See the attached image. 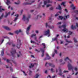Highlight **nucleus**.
Here are the masks:
<instances>
[{
  "mask_svg": "<svg viewBox=\"0 0 78 78\" xmlns=\"http://www.w3.org/2000/svg\"><path fill=\"white\" fill-rule=\"evenodd\" d=\"M59 28H61L63 27L64 29H62V31L65 33H67L68 32V30L66 28V25H63L62 26H60L58 27Z\"/></svg>",
  "mask_w": 78,
  "mask_h": 78,
  "instance_id": "f257e3e1",
  "label": "nucleus"
},
{
  "mask_svg": "<svg viewBox=\"0 0 78 78\" xmlns=\"http://www.w3.org/2000/svg\"><path fill=\"white\" fill-rule=\"evenodd\" d=\"M17 41L16 47H17V48L19 49L20 47V45H21V44L20 43L21 41L19 39H17Z\"/></svg>",
  "mask_w": 78,
  "mask_h": 78,
  "instance_id": "f03ea898",
  "label": "nucleus"
},
{
  "mask_svg": "<svg viewBox=\"0 0 78 78\" xmlns=\"http://www.w3.org/2000/svg\"><path fill=\"white\" fill-rule=\"evenodd\" d=\"M44 35L45 36H47L48 35V37L50 36V31L49 29H48L47 31H45L44 32Z\"/></svg>",
  "mask_w": 78,
  "mask_h": 78,
  "instance_id": "7ed1b4c3",
  "label": "nucleus"
},
{
  "mask_svg": "<svg viewBox=\"0 0 78 78\" xmlns=\"http://www.w3.org/2000/svg\"><path fill=\"white\" fill-rule=\"evenodd\" d=\"M68 70H73V66L69 62H68Z\"/></svg>",
  "mask_w": 78,
  "mask_h": 78,
  "instance_id": "20e7f679",
  "label": "nucleus"
},
{
  "mask_svg": "<svg viewBox=\"0 0 78 78\" xmlns=\"http://www.w3.org/2000/svg\"><path fill=\"white\" fill-rule=\"evenodd\" d=\"M47 64H48L49 66H51L52 67H55V66L54 65H53V64L48 62L46 63V64H45V66H47Z\"/></svg>",
  "mask_w": 78,
  "mask_h": 78,
  "instance_id": "39448f33",
  "label": "nucleus"
},
{
  "mask_svg": "<svg viewBox=\"0 0 78 78\" xmlns=\"http://www.w3.org/2000/svg\"><path fill=\"white\" fill-rule=\"evenodd\" d=\"M16 50L12 48V51H11V53L12 54V55L13 57H14L13 55L16 53Z\"/></svg>",
  "mask_w": 78,
  "mask_h": 78,
  "instance_id": "423d86ee",
  "label": "nucleus"
},
{
  "mask_svg": "<svg viewBox=\"0 0 78 78\" xmlns=\"http://www.w3.org/2000/svg\"><path fill=\"white\" fill-rule=\"evenodd\" d=\"M59 75L60 76H62L63 77V78H64L65 77V76H64V75L63 74V73H62V69H60L59 70Z\"/></svg>",
  "mask_w": 78,
  "mask_h": 78,
  "instance_id": "0eeeda50",
  "label": "nucleus"
},
{
  "mask_svg": "<svg viewBox=\"0 0 78 78\" xmlns=\"http://www.w3.org/2000/svg\"><path fill=\"white\" fill-rule=\"evenodd\" d=\"M40 51L42 52V57H43L44 56V48H41Z\"/></svg>",
  "mask_w": 78,
  "mask_h": 78,
  "instance_id": "6e6552de",
  "label": "nucleus"
},
{
  "mask_svg": "<svg viewBox=\"0 0 78 78\" xmlns=\"http://www.w3.org/2000/svg\"><path fill=\"white\" fill-rule=\"evenodd\" d=\"M34 2V0L32 1L31 3H28V2L24 3H23V5H31Z\"/></svg>",
  "mask_w": 78,
  "mask_h": 78,
  "instance_id": "1a4fd4ad",
  "label": "nucleus"
},
{
  "mask_svg": "<svg viewBox=\"0 0 78 78\" xmlns=\"http://www.w3.org/2000/svg\"><path fill=\"white\" fill-rule=\"evenodd\" d=\"M67 60H68L69 61H70V63H72V60L70 59H69V57H67L65 58L64 60L65 61H67Z\"/></svg>",
  "mask_w": 78,
  "mask_h": 78,
  "instance_id": "9d476101",
  "label": "nucleus"
},
{
  "mask_svg": "<svg viewBox=\"0 0 78 78\" xmlns=\"http://www.w3.org/2000/svg\"><path fill=\"white\" fill-rule=\"evenodd\" d=\"M46 56L47 57H48L49 58H45L44 60H47V59H51V57L49 56V55H48V54H46Z\"/></svg>",
  "mask_w": 78,
  "mask_h": 78,
  "instance_id": "9b49d317",
  "label": "nucleus"
},
{
  "mask_svg": "<svg viewBox=\"0 0 78 78\" xmlns=\"http://www.w3.org/2000/svg\"><path fill=\"white\" fill-rule=\"evenodd\" d=\"M31 17V15H29L27 18H26V20H27V22H29V19H30V18Z\"/></svg>",
  "mask_w": 78,
  "mask_h": 78,
  "instance_id": "f8f14e48",
  "label": "nucleus"
},
{
  "mask_svg": "<svg viewBox=\"0 0 78 78\" xmlns=\"http://www.w3.org/2000/svg\"><path fill=\"white\" fill-rule=\"evenodd\" d=\"M4 29H5V30H8L9 31V30H11V29H10V28H9V27L7 26L4 27Z\"/></svg>",
  "mask_w": 78,
  "mask_h": 78,
  "instance_id": "ddd939ff",
  "label": "nucleus"
},
{
  "mask_svg": "<svg viewBox=\"0 0 78 78\" xmlns=\"http://www.w3.org/2000/svg\"><path fill=\"white\" fill-rule=\"evenodd\" d=\"M15 16H16V18L14 20H13L14 22H16V21L18 19V17H19V15L17 14L15 15Z\"/></svg>",
  "mask_w": 78,
  "mask_h": 78,
  "instance_id": "4468645a",
  "label": "nucleus"
},
{
  "mask_svg": "<svg viewBox=\"0 0 78 78\" xmlns=\"http://www.w3.org/2000/svg\"><path fill=\"white\" fill-rule=\"evenodd\" d=\"M57 39H58V38L56 37L55 38H52V41H56L57 44H58V40H57Z\"/></svg>",
  "mask_w": 78,
  "mask_h": 78,
  "instance_id": "2eb2a0df",
  "label": "nucleus"
},
{
  "mask_svg": "<svg viewBox=\"0 0 78 78\" xmlns=\"http://www.w3.org/2000/svg\"><path fill=\"white\" fill-rule=\"evenodd\" d=\"M59 18L61 20H62V19H63L64 20H66L65 18L63 17L62 16H59Z\"/></svg>",
  "mask_w": 78,
  "mask_h": 78,
  "instance_id": "dca6fc26",
  "label": "nucleus"
},
{
  "mask_svg": "<svg viewBox=\"0 0 78 78\" xmlns=\"http://www.w3.org/2000/svg\"><path fill=\"white\" fill-rule=\"evenodd\" d=\"M7 2H6V3L8 6L9 5V4H11V2L9 0H7Z\"/></svg>",
  "mask_w": 78,
  "mask_h": 78,
  "instance_id": "f3484780",
  "label": "nucleus"
},
{
  "mask_svg": "<svg viewBox=\"0 0 78 78\" xmlns=\"http://www.w3.org/2000/svg\"><path fill=\"white\" fill-rule=\"evenodd\" d=\"M4 50H5V49L3 48L2 49V51H1L2 56H3V55H4Z\"/></svg>",
  "mask_w": 78,
  "mask_h": 78,
  "instance_id": "a211bd4d",
  "label": "nucleus"
},
{
  "mask_svg": "<svg viewBox=\"0 0 78 78\" xmlns=\"http://www.w3.org/2000/svg\"><path fill=\"white\" fill-rule=\"evenodd\" d=\"M9 14H10V12H9L8 13H6V15L4 16V17L6 18V17H8V16L9 15Z\"/></svg>",
  "mask_w": 78,
  "mask_h": 78,
  "instance_id": "6ab92c4d",
  "label": "nucleus"
},
{
  "mask_svg": "<svg viewBox=\"0 0 78 78\" xmlns=\"http://www.w3.org/2000/svg\"><path fill=\"white\" fill-rule=\"evenodd\" d=\"M31 27V25H30L29 26L27 27V31H29L30 30V27Z\"/></svg>",
  "mask_w": 78,
  "mask_h": 78,
  "instance_id": "aec40b11",
  "label": "nucleus"
},
{
  "mask_svg": "<svg viewBox=\"0 0 78 78\" xmlns=\"http://www.w3.org/2000/svg\"><path fill=\"white\" fill-rule=\"evenodd\" d=\"M71 28L72 30H74V29H76V26H74L73 27V26L72 25L71 27Z\"/></svg>",
  "mask_w": 78,
  "mask_h": 78,
  "instance_id": "412c9836",
  "label": "nucleus"
},
{
  "mask_svg": "<svg viewBox=\"0 0 78 78\" xmlns=\"http://www.w3.org/2000/svg\"><path fill=\"white\" fill-rule=\"evenodd\" d=\"M19 54H17V57L18 58H19V56H22V54H21V52H20V51H19Z\"/></svg>",
  "mask_w": 78,
  "mask_h": 78,
  "instance_id": "4be33fe9",
  "label": "nucleus"
},
{
  "mask_svg": "<svg viewBox=\"0 0 78 78\" xmlns=\"http://www.w3.org/2000/svg\"><path fill=\"white\" fill-rule=\"evenodd\" d=\"M56 9H59V10H61V6L59 4L58 5V8H56Z\"/></svg>",
  "mask_w": 78,
  "mask_h": 78,
  "instance_id": "5701e85b",
  "label": "nucleus"
},
{
  "mask_svg": "<svg viewBox=\"0 0 78 78\" xmlns=\"http://www.w3.org/2000/svg\"><path fill=\"white\" fill-rule=\"evenodd\" d=\"M2 11H5V9H2V6H0V12H2Z\"/></svg>",
  "mask_w": 78,
  "mask_h": 78,
  "instance_id": "b1692460",
  "label": "nucleus"
},
{
  "mask_svg": "<svg viewBox=\"0 0 78 78\" xmlns=\"http://www.w3.org/2000/svg\"><path fill=\"white\" fill-rule=\"evenodd\" d=\"M11 61H12L13 62V63H14V64H15V66H16V62H15V61H14V59H12V60H11Z\"/></svg>",
  "mask_w": 78,
  "mask_h": 78,
  "instance_id": "393cba45",
  "label": "nucleus"
},
{
  "mask_svg": "<svg viewBox=\"0 0 78 78\" xmlns=\"http://www.w3.org/2000/svg\"><path fill=\"white\" fill-rule=\"evenodd\" d=\"M48 28H50V29H52L53 28H54V27H53V26H50V25H48Z\"/></svg>",
  "mask_w": 78,
  "mask_h": 78,
  "instance_id": "a878e982",
  "label": "nucleus"
},
{
  "mask_svg": "<svg viewBox=\"0 0 78 78\" xmlns=\"http://www.w3.org/2000/svg\"><path fill=\"white\" fill-rule=\"evenodd\" d=\"M41 44L44 46V48H45V44L44 43H42Z\"/></svg>",
  "mask_w": 78,
  "mask_h": 78,
  "instance_id": "bb28decb",
  "label": "nucleus"
},
{
  "mask_svg": "<svg viewBox=\"0 0 78 78\" xmlns=\"http://www.w3.org/2000/svg\"><path fill=\"white\" fill-rule=\"evenodd\" d=\"M74 12L76 14H78V10H75Z\"/></svg>",
  "mask_w": 78,
  "mask_h": 78,
  "instance_id": "cd10ccee",
  "label": "nucleus"
},
{
  "mask_svg": "<svg viewBox=\"0 0 78 78\" xmlns=\"http://www.w3.org/2000/svg\"><path fill=\"white\" fill-rule=\"evenodd\" d=\"M61 5H63V6H66V5H65V2H62L61 4Z\"/></svg>",
  "mask_w": 78,
  "mask_h": 78,
  "instance_id": "c85d7f7f",
  "label": "nucleus"
},
{
  "mask_svg": "<svg viewBox=\"0 0 78 78\" xmlns=\"http://www.w3.org/2000/svg\"><path fill=\"white\" fill-rule=\"evenodd\" d=\"M22 19L24 21H25V15L23 16V18Z\"/></svg>",
  "mask_w": 78,
  "mask_h": 78,
  "instance_id": "c756f323",
  "label": "nucleus"
},
{
  "mask_svg": "<svg viewBox=\"0 0 78 78\" xmlns=\"http://www.w3.org/2000/svg\"><path fill=\"white\" fill-rule=\"evenodd\" d=\"M29 71L30 72V73H29V75H30V76H31V74L32 73V71H31L30 70H29Z\"/></svg>",
  "mask_w": 78,
  "mask_h": 78,
  "instance_id": "7c9ffc66",
  "label": "nucleus"
},
{
  "mask_svg": "<svg viewBox=\"0 0 78 78\" xmlns=\"http://www.w3.org/2000/svg\"><path fill=\"white\" fill-rule=\"evenodd\" d=\"M36 36V34H33L31 35L30 37H34V36Z\"/></svg>",
  "mask_w": 78,
  "mask_h": 78,
  "instance_id": "2f4dec72",
  "label": "nucleus"
},
{
  "mask_svg": "<svg viewBox=\"0 0 78 78\" xmlns=\"http://www.w3.org/2000/svg\"><path fill=\"white\" fill-rule=\"evenodd\" d=\"M69 15H68L65 16L66 19H67V18H69Z\"/></svg>",
  "mask_w": 78,
  "mask_h": 78,
  "instance_id": "473e14b6",
  "label": "nucleus"
},
{
  "mask_svg": "<svg viewBox=\"0 0 78 78\" xmlns=\"http://www.w3.org/2000/svg\"><path fill=\"white\" fill-rule=\"evenodd\" d=\"M39 76V75L38 74H36V76H35V78H38Z\"/></svg>",
  "mask_w": 78,
  "mask_h": 78,
  "instance_id": "72a5a7b5",
  "label": "nucleus"
},
{
  "mask_svg": "<svg viewBox=\"0 0 78 78\" xmlns=\"http://www.w3.org/2000/svg\"><path fill=\"white\" fill-rule=\"evenodd\" d=\"M50 10L51 11H53V9H54V8L53 7H51L49 8Z\"/></svg>",
  "mask_w": 78,
  "mask_h": 78,
  "instance_id": "f704fd0d",
  "label": "nucleus"
},
{
  "mask_svg": "<svg viewBox=\"0 0 78 78\" xmlns=\"http://www.w3.org/2000/svg\"><path fill=\"white\" fill-rule=\"evenodd\" d=\"M11 44V42H8L7 43H6V45H10Z\"/></svg>",
  "mask_w": 78,
  "mask_h": 78,
  "instance_id": "c9c22d12",
  "label": "nucleus"
},
{
  "mask_svg": "<svg viewBox=\"0 0 78 78\" xmlns=\"http://www.w3.org/2000/svg\"><path fill=\"white\" fill-rule=\"evenodd\" d=\"M3 15H4L3 13H2L1 16L0 17V20L2 19V18H3Z\"/></svg>",
  "mask_w": 78,
  "mask_h": 78,
  "instance_id": "e433bc0d",
  "label": "nucleus"
},
{
  "mask_svg": "<svg viewBox=\"0 0 78 78\" xmlns=\"http://www.w3.org/2000/svg\"><path fill=\"white\" fill-rule=\"evenodd\" d=\"M15 33L16 34H19V30H16V31L15 32Z\"/></svg>",
  "mask_w": 78,
  "mask_h": 78,
  "instance_id": "4c0bfd02",
  "label": "nucleus"
},
{
  "mask_svg": "<svg viewBox=\"0 0 78 78\" xmlns=\"http://www.w3.org/2000/svg\"><path fill=\"white\" fill-rule=\"evenodd\" d=\"M48 3V2L46 1H44V4L45 5H47V4Z\"/></svg>",
  "mask_w": 78,
  "mask_h": 78,
  "instance_id": "58836bf2",
  "label": "nucleus"
},
{
  "mask_svg": "<svg viewBox=\"0 0 78 78\" xmlns=\"http://www.w3.org/2000/svg\"><path fill=\"white\" fill-rule=\"evenodd\" d=\"M51 72H55V70L53 69V68H51Z\"/></svg>",
  "mask_w": 78,
  "mask_h": 78,
  "instance_id": "ea45409f",
  "label": "nucleus"
},
{
  "mask_svg": "<svg viewBox=\"0 0 78 78\" xmlns=\"http://www.w3.org/2000/svg\"><path fill=\"white\" fill-rule=\"evenodd\" d=\"M66 42H68V43H70L72 42V41H68L67 40H66Z\"/></svg>",
  "mask_w": 78,
  "mask_h": 78,
  "instance_id": "a19ab883",
  "label": "nucleus"
},
{
  "mask_svg": "<svg viewBox=\"0 0 78 78\" xmlns=\"http://www.w3.org/2000/svg\"><path fill=\"white\" fill-rule=\"evenodd\" d=\"M22 72H23V74L25 75V76H27V74L25 73V71H22Z\"/></svg>",
  "mask_w": 78,
  "mask_h": 78,
  "instance_id": "79ce46f5",
  "label": "nucleus"
},
{
  "mask_svg": "<svg viewBox=\"0 0 78 78\" xmlns=\"http://www.w3.org/2000/svg\"><path fill=\"white\" fill-rule=\"evenodd\" d=\"M73 39L74 40V41L75 42H77V40H76L75 38H74Z\"/></svg>",
  "mask_w": 78,
  "mask_h": 78,
  "instance_id": "37998d69",
  "label": "nucleus"
},
{
  "mask_svg": "<svg viewBox=\"0 0 78 78\" xmlns=\"http://www.w3.org/2000/svg\"><path fill=\"white\" fill-rule=\"evenodd\" d=\"M30 42L31 44L32 43H33V44H36V43L34 41H32V40L31 41H30Z\"/></svg>",
  "mask_w": 78,
  "mask_h": 78,
  "instance_id": "c03bdc74",
  "label": "nucleus"
},
{
  "mask_svg": "<svg viewBox=\"0 0 78 78\" xmlns=\"http://www.w3.org/2000/svg\"><path fill=\"white\" fill-rule=\"evenodd\" d=\"M69 34H70V35H71V34H72V32H71L70 31H69Z\"/></svg>",
  "mask_w": 78,
  "mask_h": 78,
  "instance_id": "a18cd8bd",
  "label": "nucleus"
},
{
  "mask_svg": "<svg viewBox=\"0 0 78 78\" xmlns=\"http://www.w3.org/2000/svg\"><path fill=\"white\" fill-rule=\"evenodd\" d=\"M3 38H4V39H9V37H7L5 36V37H3Z\"/></svg>",
  "mask_w": 78,
  "mask_h": 78,
  "instance_id": "49530a36",
  "label": "nucleus"
},
{
  "mask_svg": "<svg viewBox=\"0 0 78 78\" xmlns=\"http://www.w3.org/2000/svg\"><path fill=\"white\" fill-rule=\"evenodd\" d=\"M9 34H10V35H14V34H13V33H11V32H9Z\"/></svg>",
  "mask_w": 78,
  "mask_h": 78,
  "instance_id": "de8ad7c7",
  "label": "nucleus"
},
{
  "mask_svg": "<svg viewBox=\"0 0 78 78\" xmlns=\"http://www.w3.org/2000/svg\"><path fill=\"white\" fill-rule=\"evenodd\" d=\"M9 61H10V60H9V59H7L6 60V62H8V63H9Z\"/></svg>",
  "mask_w": 78,
  "mask_h": 78,
  "instance_id": "09e8293b",
  "label": "nucleus"
},
{
  "mask_svg": "<svg viewBox=\"0 0 78 78\" xmlns=\"http://www.w3.org/2000/svg\"><path fill=\"white\" fill-rule=\"evenodd\" d=\"M10 69L11 72H13V69H12V68L11 67H10Z\"/></svg>",
  "mask_w": 78,
  "mask_h": 78,
  "instance_id": "8fccbe9b",
  "label": "nucleus"
},
{
  "mask_svg": "<svg viewBox=\"0 0 78 78\" xmlns=\"http://www.w3.org/2000/svg\"><path fill=\"white\" fill-rule=\"evenodd\" d=\"M66 12H68V10H67V9H66L65 10H64Z\"/></svg>",
  "mask_w": 78,
  "mask_h": 78,
  "instance_id": "3c124183",
  "label": "nucleus"
},
{
  "mask_svg": "<svg viewBox=\"0 0 78 78\" xmlns=\"http://www.w3.org/2000/svg\"><path fill=\"white\" fill-rule=\"evenodd\" d=\"M34 39L36 41H37V42H38V40H37V38L36 37H35Z\"/></svg>",
  "mask_w": 78,
  "mask_h": 78,
  "instance_id": "603ef678",
  "label": "nucleus"
},
{
  "mask_svg": "<svg viewBox=\"0 0 78 78\" xmlns=\"http://www.w3.org/2000/svg\"><path fill=\"white\" fill-rule=\"evenodd\" d=\"M67 72H69V71L65 70L63 71V73H67Z\"/></svg>",
  "mask_w": 78,
  "mask_h": 78,
  "instance_id": "864d4df0",
  "label": "nucleus"
},
{
  "mask_svg": "<svg viewBox=\"0 0 78 78\" xmlns=\"http://www.w3.org/2000/svg\"><path fill=\"white\" fill-rule=\"evenodd\" d=\"M76 27L77 28L78 27V23H76Z\"/></svg>",
  "mask_w": 78,
  "mask_h": 78,
  "instance_id": "5fc2aeb1",
  "label": "nucleus"
},
{
  "mask_svg": "<svg viewBox=\"0 0 78 78\" xmlns=\"http://www.w3.org/2000/svg\"><path fill=\"white\" fill-rule=\"evenodd\" d=\"M12 47H14L15 46H16V45L15 44H12Z\"/></svg>",
  "mask_w": 78,
  "mask_h": 78,
  "instance_id": "6e6d98bb",
  "label": "nucleus"
},
{
  "mask_svg": "<svg viewBox=\"0 0 78 78\" xmlns=\"http://www.w3.org/2000/svg\"><path fill=\"white\" fill-rule=\"evenodd\" d=\"M73 6H74V5L73 4H72L70 5V7L71 8H72L73 7Z\"/></svg>",
  "mask_w": 78,
  "mask_h": 78,
  "instance_id": "4d7b16f0",
  "label": "nucleus"
},
{
  "mask_svg": "<svg viewBox=\"0 0 78 78\" xmlns=\"http://www.w3.org/2000/svg\"><path fill=\"white\" fill-rule=\"evenodd\" d=\"M45 26L47 28V27H48V23H46Z\"/></svg>",
  "mask_w": 78,
  "mask_h": 78,
  "instance_id": "13d9d810",
  "label": "nucleus"
},
{
  "mask_svg": "<svg viewBox=\"0 0 78 78\" xmlns=\"http://www.w3.org/2000/svg\"><path fill=\"white\" fill-rule=\"evenodd\" d=\"M55 53H56V54H57V53H58V52H57V50H55Z\"/></svg>",
  "mask_w": 78,
  "mask_h": 78,
  "instance_id": "bf43d9fd",
  "label": "nucleus"
},
{
  "mask_svg": "<svg viewBox=\"0 0 78 78\" xmlns=\"http://www.w3.org/2000/svg\"><path fill=\"white\" fill-rule=\"evenodd\" d=\"M51 5H47L46 6L47 8H48V7H49V6H51Z\"/></svg>",
  "mask_w": 78,
  "mask_h": 78,
  "instance_id": "052dcab7",
  "label": "nucleus"
},
{
  "mask_svg": "<svg viewBox=\"0 0 78 78\" xmlns=\"http://www.w3.org/2000/svg\"><path fill=\"white\" fill-rule=\"evenodd\" d=\"M35 51H37V52H38L39 53L40 52V51H38L37 49H36Z\"/></svg>",
  "mask_w": 78,
  "mask_h": 78,
  "instance_id": "680f3d73",
  "label": "nucleus"
},
{
  "mask_svg": "<svg viewBox=\"0 0 78 78\" xmlns=\"http://www.w3.org/2000/svg\"><path fill=\"white\" fill-rule=\"evenodd\" d=\"M74 69L76 71H77V70H78V69H77V68H75Z\"/></svg>",
  "mask_w": 78,
  "mask_h": 78,
  "instance_id": "e2e57ef3",
  "label": "nucleus"
},
{
  "mask_svg": "<svg viewBox=\"0 0 78 78\" xmlns=\"http://www.w3.org/2000/svg\"><path fill=\"white\" fill-rule=\"evenodd\" d=\"M55 53H53L52 55V57H54V56H55Z\"/></svg>",
  "mask_w": 78,
  "mask_h": 78,
  "instance_id": "0e129e2a",
  "label": "nucleus"
},
{
  "mask_svg": "<svg viewBox=\"0 0 78 78\" xmlns=\"http://www.w3.org/2000/svg\"><path fill=\"white\" fill-rule=\"evenodd\" d=\"M61 24V22H58V23L57 24V25H59V24Z\"/></svg>",
  "mask_w": 78,
  "mask_h": 78,
  "instance_id": "69168bd1",
  "label": "nucleus"
},
{
  "mask_svg": "<svg viewBox=\"0 0 78 78\" xmlns=\"http://www.w3.org/2000/svg\"><path fill=\"white\" fill-rule=\"evenodd\" d=\"M14 3L15 4H16V5H19V3H17V2H15Z\"/></svg>",
  "mask_w": 78,
  "mask_h": 78,
  "instance_id": "338daca9",
  "label": "nucleus"
},
{
  "mask_svg": "<svg viewBox=\"0 0 78 78\" xmlns=\"http://www.w3.org/2000/svg\"><path fill=\"white\" fill-rule=\"evenodd\" d=\"M47 78H51V76H50L49 75Z\"/></svg>",
  "mask_w": 78,
  "mask_h": 78,
  "instance_id": "774afa93",
  "label": "nucleus"
}]
</instances>
